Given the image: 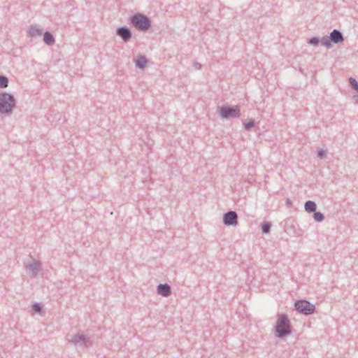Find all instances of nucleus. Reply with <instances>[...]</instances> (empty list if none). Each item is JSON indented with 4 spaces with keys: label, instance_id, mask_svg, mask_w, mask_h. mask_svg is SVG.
Here are the masks:
<instances>
[{
    "label": "nucleus",
    "instance_id": "obj_23",
    "mask_svg": "<svg viewBox=\"0 0 358 358\" xmlns=\"http://www.w3.org/2000/svg\"><path fill=\"white\" fill-rule=\"evenodd\" d=\"M42 305L39 303H34L32 306V310L36 313H40L42 310Z\"/></svg>",
    "mask_w": 358,
    "mask_h": 358
},
{
    "label": "nucleus",
    "instance_id": "obj_27",
    "mask_svg": "<svg viewBox=\"0 0 358 358\" xmlns=\"http://www.w3.org/2000/svg\"><path fill=\"white\" fill-rule=\"evenodd\" d=\"M286 203H287V205H289V204L292 203V202H291V201L289 199H287Z\"/></svg>",
    "mask_w": 358,
    "mask_h": 358
},
{
    "label": "nucleus",
    "instance_id": "obj_25",
    "mask_svg": "<svg viewBox=\"0 0 358 358\" xmlns=\"http://www.w3.org/2000/svg\"><path fill=\"white\" fill-rule=\"evenodd\" d=\"M193 67H194L196 70H200V69H201L202 65H201L200 63H199V62H194V63L193 64Z\"/></svg>",
    "mask_w": 358,
    "mask_h": 358
},
{
    "label": "nucleus",
    "instance_id": "obj_9",
    "mask_svg": "<svg viewBox=\"0 0 358 358\" xmlns=\"http://www.w3.org/2000/svg\"><path fill=\"white\" fill-rule=\"evenodd\" d=\"M29 271L31 272L32 276L36 277L41 270V263L39 261L33 259L27 266Z\"/></svg>",
    "mask_w": 358,
    "mask_h": 358
},
{
    "label": "nucleus",
    "instance_id": "obj_13",
    "mask_svg": "<svg viewBox=\"0 0 358 358\" xmlns=\"http://www.w3.org/2000/svg\"><path fill=\"white\" fill-rule=\"evenodd\" d=\"M43 41L48 45H52L55 43V38L50 31H47L44 33Z\"/></svg>",
    "mask_w": 358,
    "mask_h": 358
},
{
    "label": "nucleus",
    "instance_id": "obj_22",
    "mask_svg": "<svg viewBox=\"0 0 358 358\" xmlns=\"http://www.w3.org/2000/svg\"><path fill=\"white\" fill-rule=\"evenodd\" d=\"M320 43V38L316 36L312 37L308 41V43L313 46H317Z\"/></svg>",
    "mask_w": 358,
    "mask_h": 358
},
{
    "label": "nucleus",
    "instance_id": "obj_26",
    "mask_svg": "<svg viewBox=\"0 0 358 358\" xmlns=\"http://www.w3.org/2000/svg\"><path fill=\"white\" fill-rule=\"evenodd\" d=\"M353 99H354L356 101H358V95H354V96H353Z\"/></svg>",
    "mask_w": 358,
    "mask_h": 358
},
{
    "label": "nucleus",
    "instance_id": "obj_6",
    "mask_svg": "<svg viewBox=\"0 0 358 358\" xmlns=\"http://www.w3.org/2000/svg\"><path fill=\"white\" fill-rule=\"evenodd\" d=\"M294 308L299 313L305 315H312L315 311V306L306 299L296 301Z\"/></svg>",
    "mask_w": 358,
    "mask_h": 358
},
{
    "label": "nucleus",
    "instance_id": "obj_14",
    "mask_svg": "<svg viewBox=\"0 0 358 358\" xmlns=\"http://www.w3.org/2000/svg\"><path fill=\"white\" fill-rule=\"evenodd\" d=\"M304 208L306 212L311 213L316 211L317 204L315 201H307L305 203Z\"/></svg>",
    "mask_w": 358,
    "mask_h": 358
},
{
    "label": "nucleus",
    "instance_id": "obj_24",
    "mask_svg": "<svg viewBox=\"0 0 358 358\" xmlns=\"http://www.w3.org/2000/svg\"><path fill=\"white\" fill-rule=\"evenodd\" d=\"M317 155L320 159H324L327 157V153L325 150L321 149L318 150Z\"/></svg>",
    "mask_w": 358,
    "mask_h": 358
},
{
    "label": "nucleus",
    "instance_id": "obj_4",
    "mask_svg": "<svg viewBox=\"0 0 358 358\" xmlns=\"http://www.w3.org/2000/svg\"><path fill=\"white\" fill-rule=\"evenodd\" d=\"M69 342L73 343L76 348L84 350L92 345V341L88 335L77 334L71 335Z\"/></svg>",
    "mask_w": 358,
    "mask_h": 358
},
{
    "label": "nucleus",
    "instance_id": "obj_2",
    "mask_svg": "<svg viewBox=\"0 0 358 358\" xmlns=\"http://www.w3.org/2000/svg\"><path fill=\"white\" fill-rule=\"evenodd\" d=\"M16 106L15 97L7 92L0 93V114L10 115Z\"/></svg>",
    "mask_w": 358,
    "mask_h": 358
},
{
    "label": "nucleus",
    "instance_id": "obj_10",
    "mask_svg": "<svg viewBox=\"0 0 358 358\" xmlns=\"http://www.w3.org/2000/svg\"><path fill=\"white\" fill-rule=\"evenodd\" d=\"M157 293L159 295H161V296H164V297L169 296L171 294V293H172L171 292V287L167 283L159 284L157 287Z\"/></svg>",
    "mask_w": 358,
    "mask_h": 358
},
{
    "label": "nucleus",
    "instance_id": "obj_12",
    "mask_svg": "<svg viewBox=\"0 0 358 358\" xmlns=\"http://www.w3.org/2000/svg\"><path fill=\"white\" fill-rule=\"evenodd\" d=\"M134 62L136 68L143 69L148 63V59L145 57V56L139 55L138 58L134 60Z\"/></svg>",
    "mask_w": 358,
    "mask_h": 358
},
{
    "label": "nucleus",
    "instance_id": "obj_21",
    "mask_svg": "<svg viewBox=\"0 0 358 358\" xmlns=\"http://www.w3.org/2000/svg\"><path fill=\"white\" fill-rule=\"evenodd\" d=\"M255 120L250 119L248 122L244 123V128L247 131L251 130L255 127Z\"/></svg>",
    "mask_w": 358,
    "mask_h": 358
},
{
    "label": "nucleus",
    "instance_id": "obj_11",
    "mask_svg": "<svg viewBox=\"0 0 358 358\" xmlns=\"http://www.w3.org/2000/svg\"><path fill=\"white\" fill-rule=\"evenodd\" d=\"M330 39L335 44H338L344 41V36L342 32L338 29H334L330 33Z\"/></svg>",
    "mask_w": 358,
    "mask_h": 358
},
{
    "label": "nucleus",
    "instance_id": "obj_8",
    "mask_svg": "<svg viewBox=\"0 0 358 358\" xmlns=\"http://www.w3.org/2000/svg\"><path fill=\"white\" fill-rule=\"evenodd\" d=\"M223 223L226 226H236L238 224V215L235 211L229 210L223 215Z\"/></svg>",
    "mask_w": 358,
    "mask_h": 358
},
{
    "label": "nucleus",
    "instance_id": "obj_19",
    "mask_svg": "<svg viewBox=\"0 0 358 358\" xmlns=\"http://www.w3.org/2000/svg\"><path fill=\"white\" fill-rule=\"evenodd\" d=\"M8 85V79L6 76L0 75V88H5Z\"/></svg>",
    "mask_w": 358,
    "mask_h": 358
},
{
    "label": "nucleus",
    "instance_id": "obj_20",
    "mask_svg": "<svg viewBox=\"0 0 358 358\" xmlns=\"http://www.w3.org/2000/svg\"><path fill=\"white\" fill-rule=\"evenodd\" d=\"M349 83L351 87L358 92V81L355 78H350Z\"/></svg>",
    "mask_w": 358,
    "mask_h": 358
},
{
    "label": "nucleus",
    "instance_id": "obj_16",
    "mask_svg": "<svg viewBox=\"0 0 358 358\" xmlns=\"http://www.w3.org/2000/svg\"><path fill=\"white\" fill-rule=\"evenodd\" d=\"M320 41L321 44L327 48H331L333 46L330 36H324Z\"/></svg>",
    "mask_w": 358,
    "mask_h": 358
},
{
    "label": "nucleus",
    "instance_id": "obj_3",
    "mask_svg": "<svg viewBox=\"0 0 358 358\" xmlns=\"http://www.w3.org/2000/svg\"><path fill=\"white\" fill-rule=\"evenodd\" d=\"M129 22L139 31H147L152 26L151 20L145 15L139 13L130 16Z\"/></svg>",
    "mask_w": 358,
    "mask_h": 358
},
{
    "label": "nucleus",
    "instance_id": "obj_7",
    "mask_svg": "<svg viewBox=\"0 0 358 358\" xmlns=\"http://www.w3.org/2000/svg\"><path fill=\"white\" fill-rule=\"evenodd\" d=\"M115 34L124 43H127L132 38V32L127 26L119 27L115 30Z\"/></svg>",
    "mask_w": 358,
    "mask_h": 358
},
{
    "label": "nucleus",
    "instance_id": "obj_17",
    "mask_svg": "<svg viewBox=\"0 0 358 358\" xmlns=\"http://www.w3.org/2000/svg\"><path fill=\"white\" fill-rule=\"evenodd\" d=\"M272 224L269 222H264L261 225V231L263 234H268L270 232Z\"/></svg>",
    "mask_w": 358,
    "mask_h": 358
},
{
    "label": "nucleus",
    "instance_id": "obj_5",
    "mask_svg": "<svg viewBox=\"0 0 358 358\" xmlns=\"http://www.w3.org/2000/svg\"><path fill=\"white\" fill-rule=\"evenodd\" d=\"M220 115L223 119H231L239 117L241 108L238 106H223L219 110Z\"/></svg>",
    "mask_w": 358,
    "mask_h": 358
},
{
    "label": "nucleus",
    "instance_id": "obj_15",
    "mask_svg": "<svg viewBox=\"0 0 358 358\" xmlns=\"http://www.w3.org/2000/svg\"><path fill=\"white\" fill-rule=\"evenodd\" d=\"M42 35L41 29L36 26L31 25L29 30V36L31 37L40 36Z\"/></svg>",
    "mask_w": 358,
    "mask_h": 358
},
{
    "label": "nucleus",
    "instance_id": "obj_1",
    "mask_svg": "<svg viewBox=\"0 0 358 358\" xmlns=\"http://www.w3.org/2000/svg\"><path fill=\"white\" fill-rule=\"evenodd\" d=\"M292 334V326L286 314H279L275 327V335L279 338H284Z\"/></svg>",
    "mask_w": 358,
    "mask_h": 358
},
{
    "label": "nucleus",
    "instance_id": "obj_18",
    "mask_svg": "<svg viewBox=\"0 0 358 358\" xmlns=\"http://www.w3.org/2000/svg\"><path fill=\"white\" fill-rule=\"evenodd\" d=\"M313 218L316 222H321L324 220V215L321 212L315 211L313 214Z\"/></svg>",
    "mask_w": 358,
    "mask_h": 358
}]
</instances>
